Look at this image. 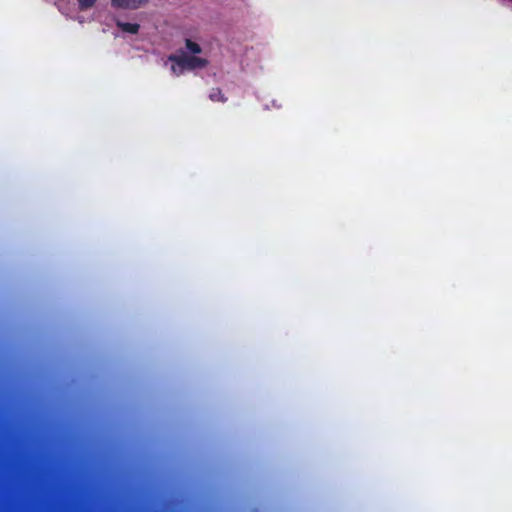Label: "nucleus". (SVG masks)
Segmentation results:
<instances>
[{"mask_svg": "<svg viewBox=\"0 0 512 512\" xmlns=\"http://www.w3.org/2000/svg\"><path fill=\"white\" fill-rule=\"evenodd\" d=\"M177 65L181 70L203 69L208 65V60L196 55L178 56Z\"/></svg>", "mask_w": 512, "mask_h": 512, "instance_id": "obj_1", "label": "nucleus"}, {"mask_svg": "<svg viewBox=\"0 0 512 512\" xmlns=\"http://www.w3.org/2000/svg\"><path fill=\"white\" fill-rule=\"evenodd\" d=\"M148 0H112V5L120 8L136 9Z\"/></svg>", "mask_w": 512, "mask_h": 512, "instance_id": "obj_2", "label": "nucleus"}, {"mask_svg": "<svg viewBox=\"0 0 512 512\" xmlns=\"http://www.w3.org/2000/svg\"><path fill=\"white\" fill-rule=\"evenodd\" d=\"M117 27L125 32V33H129V34H136L138 33L139 31V24L137 23H126V22H121V21H117Z\"/></svg>", "mask_w": 512, "mask_h": 512, "instance_id": "obj_3", "label": "nucleus"}, {"mask_svg": "<svg viewBox=\"0 0 512 512\" xmlns=\"http://www.w3.org/2000/svg\"><path fill=\"white\" fill-rule=\"evenodd\" d=\"M185 45L187 50L194 55L200 54L202 52L200 45L190 39L186 40Z\"/></svg>", "mask_w": 512, "mask_h": 512, "instance_id": "obj_4", "label": "nucleus"}, {"mask_svg": "<svg viewBox=\"0 0 512 512\" xmlns=\"http://www.w3.org/2000/svg\"><path fill=\"white\" fill-rule=\"evenodd\" d=\"M79 8L86 10L94 6L96 0H77Z\"/></svg>", "mask_w": 512, "mask_h": 512, "instance_id": "obj_5", "label": "nucleus"}, {"mask_svg": "<svg viewBox=\"0 0 512 512\" xmlns=\"http://www.w3.org/2000/svg\"><path fill=\"white\" fill-rule=\"evenodd\" d=\"M177 59H178V56L176 57H170L169 60L175 62V64L172 65L171 69H172V72L176 75H179L181 74L184 70H181L178 65H177Z\"/></svg>", "mask_w": 512, "mask_h": 512, "instance_id": "obj_6", "label": "nucleus"}]
</instances>
